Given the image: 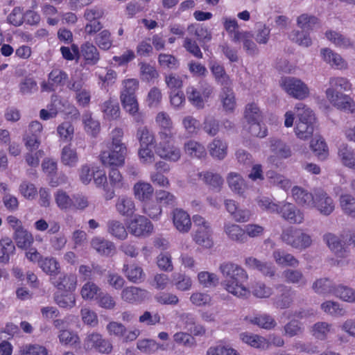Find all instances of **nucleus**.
<instances>
[{
  "mask_svg": "<svg viewBox=\"0 0 355 355\" xmlns=\"http://www.w3.org/2000/svg\"><path fill=\"white\" fill-rule=\"evenodd\" d=\"M257 202L259 207L263 210L270 214L276 213L278 211L279 204H277L273 200L266 196H261L257 199Z\"/></svg>",
  "mask_w": 355,
  "mask_h": 355,
  "instance_id": "63",
  "label": "nucleus"
},
{
  "mask_svg": "<svg viewBox=\"0 0 355 355\" xmlns=\"http://www.w3.org/2000/svg\"><path fill=\"white\" fill-rule=\"evenodd\" d=\"M122 272L130 282L135 284L142 282L145 279L143 269L135 264H124Z\"/></svg>",
  "mask_w": 355,
  "mask_h": 355,
  "instance_id": "20",
  "label": "nucleus"
},
{
  "mask_svg": "<svg viewBox=\"0 0 355 355\" xmlns=\"http://www.w3.org/2000/svg\"><path fill=\"white\" fill-rule=\"evenodd\" d=\"M139 65L143 80L149 82L158 77L159 73L154 67L145 62H141Z\"/></svg>",
  "mask_w": 355,
  "mask_h": 355,
  "instance_id": "64",
  "label": "nucleus"
},
{
  "mask_svg": "<svg viewBox=\"0 0 355 355\" xmlns=\"http://www.w3.org/2000/svg\"><path fill=\"white\" fill-rule=\"evenodd\" d=\"M50 278L51 284L59 290L73 291L77 284V278L74 275L58 274Z\"/></svg>",
  "mask_w": 355,
  "mask_h": 355,
  "instance_id": "15",
  "label": "nucleus"
},
{
  "mask_svg": "<svg viewBox=\"0 0 355 355\" xmlns=\"http://www.w3.org/2000/svg\"><path fill=\"white\" fill-rule=\"evenodd\" d=\"M276 288L280 294L274 298V305L282 309L288 308L293 302L294 292L291 287L284 284L277 285Z\"/></svg>",
  "mask_w": 355,
  "mask_h": 355,
  "instance_id": "12",
  "label": "nucleus"
},
{
  "mask_svg": "<svg viewBox=\"0 0 355 355\" xmlns=\"http://www.w3.org/2000/svg\"><path fill=\"white\" fill-rule=\"evenodd\" d=\"M128 229L136 236H147L153 232V225L147 218L138 215L130 220Z\"/></svg>",
  "mask_w": 355,
  "mask_h": 355,
  "instance_id": "10",
  "label": "nucleus"
},
{
  "mask_svg": "<svg viewBox=\"0 0 355 355\" xmlns=\"http://www.w3.org/2000/svg\"><path fill=\"white\" fill-rule=\"evenodd\" d=\"M320 306L324 312L333 316H342L345 313V311L336 302L327 301Z\"/></svg>",
  "mask_w": 355,
  "mask_h": 355,
  "instance_id": "59",
  "label": "nucleus"
},
{
  "mask_svg": "<svg viewBox=\"0 0 355 355\" xmlns=\"http://www.w3.org/2000/svg\"><path fill=\"white\" fill-rule=\"evenodd\" d=\"M343 301L355 302V291L346 286L339 285L336 287L335 295Z\"/></svg>",
  "mask_w": 355,
  "mask_h": 355,
  "instance_id": "62",
  "label": "nucleus"
},
{
  "mask_svg": "<svg viewBox=\"0 0 355 355\" xmlns=\"http://www.w3.org/2000/svg\"><path fill=\"white\" fill-rule=\"evenodd\" d=\"M80 52L86 64L94 65L100 59L96 47L89 42H86L81 46Z\"/></svg>",
  "mask_w": 355,
  "mask_h": 355,
  "instance_id": "28",
  "label": "nucleus"
},
{
  "mask_svg": "<svg viewBox=\"0 0 355 355\" xmlns=\"http://www.w3.org/2000/svg\"><path fill=\"white\" fill-rule=\"evenodd\" d=\"M135 198L140 201H147L150 200L153 194L154 189L149 183L139 182L133 187Z\"/></svg>",
  "mask_w": 355,
  "mask_h": 355,
  "instance_id": "26",
  "label": "nucleus"
},
{
  "mask_svg": "<svg viewBox=\"0 0 355 355\" xmlns=\"http://www.w3.org/2000/svg\"><path fill=\"white\" fill-rule=\"evenodd\" d=\"M239 337L243 342L250 345L253 347L262 349H266L269 347L268 341L262 336L245 332L241 333L239 335Z\"/></svg>",
  "mask_w": 355,
  "mask_h": 355,
  "instance_id": "27",
  "label": "nucleus"
},
{
  "mask_svg": "<svg viewBox=\"0 0 355 355\" xmlns=\"http://www.w3.org/2000/svg\"><path fill=\"white\" fill-rule=\"evenodd\" d=\"M78 155L69 146H64L61 153V162L65 166L73 167L78 162Z\"/></svg>",
  "mask_w": 355,
  "mask_h": 355,
  "instance_id": "51",
  "label": "nucleus"
},
{
  "mask_svg": "<svg viewBox=\"0 0 355 355\" xmlns=\"http://www.w3.org/2000/svg\"><path fill=\"white\" fill-rule=\"evenodd\" d=\"M325 35L329 41L340 48L347 49L353 46L350 39L340 33L329 31L326 32Z\"/></svg>",
  "mask_w": 355,
  "mask_h": 355,
  "instance_id": "43",
  "label": "nucleus"
},
{
  "mask_svg": "<svg viewBox=\"0 0 355 355\" xmlns=\"http://www.w3.org/2000/svg\"><path fill=\"white\" fill-rule=\"evenodd\" d=\"M224 231L232 241L241 243H245L248 241V236L245 234L244 230L238 225L227 224L224 227Z\"/></svg>",
  "mask_w": 355,
  "mask_h": 355,
  "instance_id": "24",
  "label": "nucleus"
},
{
  "mask_svg": "<svg viewBox=\"0 0 355 355\" xmlns=\"http://www.w3.org/2000/svg\"><path fill=\"white\" fill-rule=\"evenodd\" d=\"M272 257L278 265L297 267L300 263L299 261L293 254L281 249L274 250Z\"/></svg>",
  "mask_w": 355,
  "mask_h": 355,
  "instance_id": "23",
  "label": "nucleus"
},
{
  "mask_svg": "<svg viewBox=\"0 0 355 355\" xmlns=\"http://www.w3.org/2000/svg\"><path fill=\"white\" fill-rule=\"evenodd\" d=\"M187 99L189 102L196 109L202 110L205 108V98L202 97L200 90L194 87H189L186 91Z\"/></svg>",
  "mask_w": 355,
  "mask_h": 355,
  "instance_id": "39",
  "label": "nucleus"
},
{
  "mask_svg": "<svg viewBox=\"0 0 355 355\" xmlns=\"http://www.w3.org/2000/svg\"><path fill=\"white\" fill-rule=\"evenodd\" d=\"M282 277L288 284L304 286L306 280L302 272L300 270L286 269L283 271Z\"/></svg>",
  "mask_w": 355,
  "mask_h": 355,
  "instance_id": "37",
  "label": "nucleus"
},
{
  "mask_svg": "<svg viewBox=\"0 0 355 355\" xmlns=\"http://www.w3.org/2000/svg\"><path fill=\"white\" fill-rule=\"evenodd\" d=\"M91 245L97 252L105 256H110L115 251L113 243L102 238H94Z\"/></svg>",
  "mask_w": 355,
  "mask_h": 355,
  "instance_id": "21",
  "label": "nucleus"
},
{
  "mask_svg": "<svg viewBox=\"0 0 355 355\" xmlns=\"http://www.w3.org/2000/svg\"><path fill=\"white\" fill-rule=\"evenodd\" d=\"M244 116L248 123L254 121H261L262 119L261 112L258 106L254 103L246 105Z\"/></svg>",
  "mask_w": 355,
  "mask_h": 355,
  "instance_id": "60",
  "label": "nucleus"
},
{
  "mask_svg": "<svg viewBox=\"0 0 355 355\" xmlns=\"http://www.w3.org/2000/svg\"><path fill=\"white\" fill-rule=\"evenodd\" d=\"M209 154L215 159H223L227 155V146L219 139H214L209 145Z\"/></svg>",
  "mask_w": 355,
  "mask_h": 355,
  "instance_id": "35",
  "label": "nucleus"
},
{
  "mask_svg": "<svg viewBox=\"0 0 355 355\" xmlns=\"http://www.w3.org/2000/svg\"><path fill=\"white\" fill-rule=\"evenodd\" d=\"M352 84L345 77L334 76L329 80L326 96L329 101L338 109L355 113V104L346 93L351 92Z\"/></svg>",
  "mask_w": 355,
  "mask_h": 355,
  "instance_id": "2",
  "label": "nucleus"
},
{
  "mask_svg": "<svg viewBox=\"0 0 355 355\" xmlns=\"http://www.w3.org/2000/svg\"><path fill=\"white\" fill-rule=\"evenodd\" d=\"M83 348L87 352L94 351L101 354H109L113 349L109 339L98 332L92 331L86 334L83 340Z\"/></svg>",
  "mask_w": 355,
  "mask_h": 355,
  "instance_id": "6",
  "label": "nucleus"
},
{
  "mask_svg": "<svg viewBox=\"0 0 355 355\" xmlns=\"http://www.w3.org/2000/svg\"><path fill=\"white\" fill-rule=\"evenodd\" d=\"M104 117L109 120L116 119L120 115V108L118 103L109 100L105 101L101 107Z\"/></svg>",
  "mask_w": 355,
  "mask_h": 355,
  "instance_id": "48",
  "label": "nucleus"
},
{
  "mask_svg": "<svg viewBox=\"0 0 355 355\" xmlns=\"http://www.w3.org/2000/svg\"><path fill=\"white\" fill-rule=\"evenodd\" d=\"M338 155L343 165L355 170V153L352 148L342 144L338 148Z\"/></svg>",
  "mask_w": 355,
  "mask_h": 355,
  "instance_id": "33",
  "label": "nucleus"
},
{
  "mask_svg": "<svg viewBox=\"0 0 355 355\" xmlns=\"http://www.w3.org/2000/svg\"><path fill=\"white\" fill-rule=\"evenodd\" d=\"M340 205L343 211L347 216L355 218V198L349 194L340 196Z\"/></svg>",
  "mask_w": 355,
  "mask_h": 355,
  "instance_id": "45",
  "label": "nucleus"
},
{
  "mask_svg": "<svg viewBox=\"0 0 355 355\" xmlns=\"http://www.w3.org/2000/svg\"><path fill=\"white\" fill-rule=\"evenodd\" d=\"M336 287L328 278H321L316 280L313 284V289L319 294H334Z\"/></svg>",
  "mask_w": 355,
  "mask_h": 355,
  "instance_id": "40",
  "label": "nucleus"
},
{
  "mask_svg": "<svg viewBox=\"0 0 355 355\" xmlns=\"http://www.w3.org/2000/svg\"><path fill=\"white\" fill-rule=\"evenodd\" d=\"M297 26L303 31H309L318 26V19L313 15L302 14L297 19Z\"/></svg>",
  "mask_w": 355,
  "mask_h": 355,
  "instance_id": "46",
  "label": "nucleus"
},
{
  "mask_svg": "<svg viewBox=\"0 0 355 355\" xmlns=\"http://www.w3.org/2000/svg\"><path fill=\"white\" fill-rule=\"evenodd\" d=\"M289 38L300 46L308 47L311 45L312 41L309 36V33L305 31H293L290 35Z\"/></svg>",
  "mask_w": 355,
  "mask_h": 355,
  "instance_id": "49",
  "label": "nucleus"
},
{
  "mask_svg": "<svg viewBox=\"0 0 355 355\" xmlns=\"http://www.w3.org/2000/svg\"><path fill=\"white\" fill-rule=\"evenodd\" d=\"M172 282L175 286L176 288L181 291H189L192 286L191 279L184 274L181 273L173 274Z\"/></svg>",
  "mask_w": 355,
  "mask_h": 355,
  "instance_id": "53",
  "label": "nucleus"
},
{
  "mask_svg": "<svg viewBox=\"0 0 355 355\" xmlns=\"http://www.w3.org/2000/svg\"><path fill=\"white\" fill-rule=\"evenodd\" d=\"M313 202V207L316 208L324 216L330 215L335 209V204L331 197L320 188L314 189Z\"/></svg>",
  "mask_w": 355,
  "mask_h": 355,
  "instance_id": "8",
  "label": "nucleus"
},
{
  "mask_svg": "<svg viewBox=\"0 0 355 355\" xmlns=\"http://www.w3.org/2000/svg\"><path fill=\"white\" fill-rule=\"evenodd\" d=\"M67 73L59 69H53L48 75V80L51 81L54 86H64L68 80Z\"/></svg>",
  "mask_w": 355,
  "mask_h": 355,
  "instance_id": "61",
  "label": "nucleus"
},
{
  "mask_svg": "<svg viewBox=\"0 0 355 355\" xmlns=\"http://www.w3.org/2000/svg\"><path fill=\"white\" fill-rule=\"evenodd\" d=\"M184 150L185 153L191 157L202 159L205 157L207 155L204 146L194 140H189L185 142Z\"/></svg>",
  "mask_w": 355,
  "mask_h": 355,
  "instance_id": "32",
  "label": "nucleus"
},
{
  "mask_svg": "<svg viewBox=\"0 0 355 355\" xmlns=\"http://www.w3.org/2000/svg\"><path fill=\"white\" fill-rule=\"evenodd\" d=\"M223 277V286L227 291L238 297H245L250 292L244 286L248 279L247 272L239 265L225 261L219 266Z\"/></svg>",
  "mask_w": 355,
  "mask_h": 355,
  "instance_id": "1",
  "label": "nucleus"
},
{
  "mask_svg": "<svg viewBox=\"0 0 355 355\" xmlns=\"http://www.w3.org/2000/svg\"><path fill=\"white\" fill-rule=\"evenodd\" d=\"M155 152L160 157L172 162L178 161L181 157L180 149L171 143L159 142L156 146Z\"/></svg>",
  "mask_w": 355,
  "mask_h": 355,
  "instance_id": "16",
  "label": "nucleus"
},
{
  "mask_svg": "<svg viewBox=\"0 0 355 355\" xmlns=\"http://www.w3.org/2000/svg\"><path fill=\"white\" fill-rule=\"evenodd\" d=\"M173 223L176 230L181 233H187L192 225L189 215L182 209L173 210Z\"/></svg>",
  "mask_w": 355,
  "mask_h": 355,
  "instance_id": "13",
  "label": "nucleus"
},
{
  "mask_svg": "<svg viewBox=\"0 0 355 355\" xmlns=\"http://www.w3.org/2000/svg\"><path fill=\"white\" fill-rule=\"evenodd\" d=\"M219 97L225 111L233 112L236 103L232 86L220 89Z\"/></svg>",
  "mask_w": 355,
  "mask_h": 355,
  "instance_id": "25",
  "label": "nucleus"
},
{
  "mask_svg": "<svg viewBox=\"0 0 355 355\" xmlns=\"http://www.w3.org/2000/svg\"><path fill=\"white\" fill-rule=\"evenodd\" d=\"M270 148L272 152L281 158H288L291 155L290 147L279 139H271Z\"/></svg>",
  "mask_w": 355,
  "mask_h": 355,
  "instance_id": "38",
  "label": "nucleus"
},
{
  "mask_svg": "<svg viewBox=\"0 0 355 355\" xmlns=\"http://www.w3.org/2000/svg\"><path fill=\"white\" fill-rule=\"evenodd\" d=\"M292 195L295 202L299 205L309 208L313 207L314 193H309L300 187H294L292 189Z\"/></svg>",
  "mask_w": 355,
  "mask_h": 355,
  "instance_id": "19",
  "label": "nucleus"
},
{
  "mask_svg": "<svg viewBox=\"0 0 355 355\" xmlns=\"http://www.w3.org/2000/svg\"><path fill=\"white\" fill-rule=\"evenodd\" d=\"M192 220L196 228L193 234V241L199 245L211 248L214 242L210 223L200 215H194Z\"/></svg>",
  "mask_w": 355,
  "mask_h": 355,
  "instance_id": "4",
  "label": "nucleus"
},
{
  "mask_svg": "<svg viewBox=\"0 0 355 355\" xmlns=\"http://www.w3.org/2000/svg\"><path fill=\"white\" fill-rule=\"evenodd\" d=\"M227 183L230 189L238 194H243L245 189V184L242 177L236 173H231L227 177Z\"/></svg>",
  "mask_w": 355,
  "mask_h": 355,
  "instance_id": "47",
  "label": "nucleus"
},
{
  "mask_svg": "<svg viewBox=\"0 0 355 355\" xmlns=\"http://www.w3.org/2000/svg\"><path fill=\"white\" fill-rule=\"evenodd\" d=\"M40 268L46 274L52 276L58 275L60 273L59 263L53 257H43L39 261Z\"/></svg>",
  "mask_w": 355,
  "mask_h": 355,
  "instance_id": "42",
  "label": "nucleus"
},
{
  "mask_svg": "<svg viewBox=\"0 0 355 355\" xmlns=\"http://www.w3.org/2000/svg\"><path fill=\"white\" fill-rule=\"evenodd\" d=\"M245 264L252 269L257 270L265 277L273 278L276 273L275 266L272 263L262 261L252 257L246 258Z\"/></svg>",
  "mask_w": 355,
  "mask_h": 355,
  "instance_id": "11",
  "label": "nucleus"
},
{
  "mask_svg": "<svg viewBox=\"0 0 355 355\" xmlns=\"http://www.w3.org/2000/svg\"><path fill=\"white\" fill-rule=\"evenodd\" d=\"M253 35L248 31H242V33H236L233 36L232 41L234 42H241L243 49L246 53L250 55H254L259 53V49L257 44L252 40Z\"/></svg>",
  "mask_w": 355,
  "mask_h": 355,
  "instance_id": "14",
  "label": "nucleus"
},
{
  "mask_svg": "<svg viewBox=\"0 0 355 355\" xmlns=\"http://www.w3.org/2000/svg\"><path fill=\"white\" fill-rule=\"evenodd\" d=\"M137 138L139 141L140 146H149L155 142L154 135L145 126L140 127L137 131Z\"/></svg>",
  "mask_w": 355,
  "mask_h": 355,
  "instance_id": "54",
  "label": "nucleus"
},
{
  "mask_svg": "<svg viewBox=\"0 0 355 355\" xmlns=\"http://www.w3.org/2000/svg\"><path fill=\"white\" fill-rule=\"evenodd\" d=\"M107 232L113 236L124 240L128 236V232L124 225L119 220H110L107 223Z\"/></svg>",
  "mask_w": 355,
  "mask_h": 355,
  "instance_id": "41",
  "label": "nucleus"
},
{
  "mask_svg": "<svg viewBox=\"0 0 355 355\" xmlns=\"http://www.w3.org/2000/svg\"><path fill=\"white\" fill-rule=\"evenodd\" d=\"M282 218L291 224H300L304 220L303 213L295 205L290 202H282L278 207L276 212Z\"/></svg>",
  "mask_w": 355,
  "mask_h": 355,
  "instance_id": "9",
  "label": "nucleus"
},
{
  "mask_svg": "<svg viewBox=\"0 0 355 355\" xmlns=\"http://www.w3.org/2000/svg\"><path fill=\"white\" fill-rule=\"evenodd\" d=\"M250 323L265 329H272L277 325L275 319L269 315L263 314L255 316L250 320Z\"/></svg>",
  "mask_w": 355,
  "mask_h": 355,
  "instance_id": "50",
  "label": "nucleus"
},
{
  "mask_svg": "<svg viewBox=\"0 0 355 355\" xmlns=\"http://www.w3.org/2000/svg\"><path fill=\"white\" fill-rule=\"evenodd\" d=\"M13 239L17 247L21 249H27L31 247L34 241L32 234L24 227L17 230L16 232H14Z\"/></svg>",
  "mask_w": 355,
  "mask_h": 355,
  "instance_id": "30",
  "label": "nucleus"
},
{
  "mask_svg": "<svg viewBox=\"0 0 355 355\" xmlns=\"http://www.w3.org/2000/svg\"><path fill=\"white\" fill-rule=\"evenodd\" d=\"M148 297V292L135 286L125 288L121 292V298L129 303L141 302Z\"/></svg>",
  "mask_w": 355,
  "mask_h": 355,
  "instance_id": "17",
  "label": "nucleus"
},
{
  "mask_svg": "<svg viewBox=\"0 0 355 355\" xmlns=\"http://www.w3.org/2000/svg\"><path fill=\"white\" fill-rule=\"evenodd\" d=\"M83 122L85 124L86 132L92 137H96L101 130L100 123L94 120L89 114H84L83 116Z\"/></svg>",
  "mask_w": 355,
  "mask_h": 355,
  "instance_id": "55",
  "label": "nucleus"
},
{
  "mask_svg": "<svg viewBox=\"0 0 355 355\" xmlns=\"http://www.w3.org/2000/svg\"><path fill=\"white\" fill-rule=\"evenodd\" d=\"M123 131L120 128H115L110 133L111 143L107 146L109 150L101 153L100 157L105 166H120L124 164L127 155V148L122 142Z\"/></svg>",
  "mask_w": 355,
  "mask_h": 355,
  "instance_id": "3",
  "label": "nucleus"
},
{
  "mask_svg": "<svg viewBox=\"0 0 355 355\" xmlns=\"http://www.w3.org/2000/svg\"><path fill=\"white\" fill-rule=\"evenodd\" d=\"M157 202L162 206L174 207L176 205V198L173 194L165 190H159L155 193Z\"/></svg>",
  "mask_w": 355,
  "mask_h": 355,
  "instance_id": "56",
  "label": "nucleus"
},
{
  "mask_svg": "<svg viewBox=\"0 0 355 355\" xmlns=\"http://www.w3.org/2000/svg\"><path fill=\"white\" fill-rule=\"evenodd\" d=\"M199 178L211 189L220 191L223 184V179L218 173L210 171L202 172L198 174Z\"/></svg>",
  "mask_w": 355,
  "mask_h": 355,
  "instance_id": "22",
  "label": "nucleus"
},
{
  "mask_svg": "<svg viewBox=\"0 0 355 355\" xmlns=\"http://www.w3.org/2000/svg\"><path fill=\"white\" fill-rule=\"evenodd\" d=\"M279 85L290 96L298 100H303L309 95L308 86L295 77L282 78L279 80Z\"/></svg>",
  "mask_w": 355,
  "mask_h": 355,
  "instance_id": "7",
  "label": "nucleus"
},
{
  "mask_svg": "<svg viewBox=\"0 0 355 355\" xmlns=\"http://www.w3.org/2000/svg\"><path fill=\"white\" fill-rule=\"evenodd\" d=\"M332 325L325 322H318L312 327L313 335L318 339L324 340L330 333Z\"/></svg>",
  "mask_w": 355,
  "mask_h": 355,
  "instance_id": "58",
  "label": "nucleus"
},
{
  "mask_svg": "<svg viewBox=\"0 0 355 355\" xmlns=\"http://www.w3.org/2000/svg\"><path fill=\"white\" fill-rule=\"evenodd\" d=\"M321 55L324 61L329 64L331 67H335L340 69L346 68L347 67V64L342 57L329 49H322Z\"/></svg>",
  "mask_w": 355,
  "mask_h": 355,
  "instance_id": "29",
  "label": "nucleus"
},
{
  "mask_svg": "<svg viewBox=\"0 0 355 355\" xmlns=\"http://www.w3.org/2000/svg\"><path fill=\"white\" fill-rule=\"evenodd\" d=\"M315 124L297 121L295 132L298 138L305 140L312 136Z\"/></svg>",
  "mask_w": 355,
  "mask_h": 355,
  "instance_id": "52",
  "label": "nucleus"
},
{
  "mask_svg": "<svg viewBox=\"0 0 355 355\" xmlns=\"http://www.w3.org/2000/svg\"><path fill=\"white\" fill-rule=\"evenodd\" d=\"M19 92L22 95H29L38 90L37 83L33 78L26 77L19 85Z\"/></svg>",
  "mask_w": 355,
  "mask_h": 355,
  "instance_id": "57",
  "label": "nucleus"
},
{
  "mask_svg": "<svg viewBox=\"0 0 355 355\" xmlns=\"http://www.w3.org/2000/svg\"><path fill=\"white\" fill-rule=\"evenodd\" d=\"M311 148L315 155L320 160H324L329 155V151L325 141L321 138H314L311 140Z\"/></svg>",
  "mask_w": 355,
  "mask_h": 355,
  "instance_id": "44",
  "label": "nucleus"
},
{
  "mask_svg": "<svg viewBox=\"0 0 355 355\" xmlns=\"http://www.w3.org/2000/svg\"><path fill=\"white\" fill-rule=\"evenodd\" d=\"M209 68L216 83L220 86L221 89L232 86V81L223 65L214 62L210 64Z\"/></svg>",
  "mask_w": 355,
  "mask_h": 355,
  "instance_id": "18",
  "label": "nucleus"
},
{
  "mask_svg": "<svg viewBox=\"0 0 355 355\" xmlns=\"http://www.w3.org/2000/svg\"><path fill=\"white\" fill-rule=\"evenodd\" d=\"M323 240L330 250L335 254L340 257H343L344 255L345 250L343 243L338 236L332 233H327L323 236Z\"/></svg>",
  "mask_w": 355,
  "mask_h": 355,
  "instance_id": "34",
  "label": "nucleus"
},
{
  "mask_svg": "<svg viewBox=\"0 0 355 355\" xmlns=\"http://www.w3.org/2000/svg\"><path fill=\"white\" fill-rule=\"evenodd\" d=\"M295 114L297 121L315 124V118L313 111L302 103H298L295 105Z\"/></svg>",
  "mask_w": 355,
  "mask_h": 355,
  "instance_id": "36",
  "label": "nucleus"
},
{
  "mask_svg": "<svg viewBox=\"0 0 355 355\" xmlns=\"http://www.w3.org/2000/svg\"><path fill=\"white\" fill-rule=\"evenodd\" d=\"M116 209L123 216H132L135 211V202L131 198L122 196L118 198Z\"/></svg>",
  "mask_w": 355,
  "mask_h": 355,
  "instance_id": "31",
  "label": "nucleus"
},
{
  "mask_svg": "<svg viewBox=\"0 0 355 355\" xmlns=\"http://www.w3.org/2000/svg\"><path fill=\"white\" fill-rule=\"evenodd\" d=\"M281 239L286 244L300 250L309 248L313 242L311 235L297 228H288L283 231Z\"/></svg>",
  "mask_w": 355,
  "mask_h": 355,
  "instance_id": "5",
  "label": "nucleus"
}]
</instances>
